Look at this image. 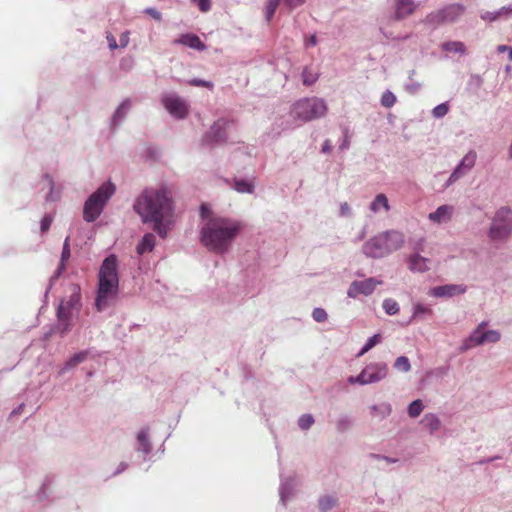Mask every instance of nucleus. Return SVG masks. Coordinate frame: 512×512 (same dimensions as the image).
Masks as SVG:
<instances>
[{
  "mask_svg": "<svg viewBox=\"0 0 512 512\" xmlns=\"http://www.w3.org/2000/svg\"><path fill=\"white\" fill-rule=\"evenodd\" d=\"M318 80V73L305 67L302 71V81L305 86H311Z\"/></svg>",
  "mask_w": 512,
  "mask_h": 512,
  "instance_id": "2f4dec72",
  "label": "nucleus"
},
{
  "mask_svg": "<svg viewBox=\"0 0 512 512\" xmlns=\"http://www.w3.org/2000/svg\"><path fill=\"white\" fill-rule=\"evenodd\" d=\"M509 58L512 60V47L509 48Z\"/></svg>",
  "mask_w": 512,
  "mask_h": 512,
  "instance_id": "774afa93",
  "label": "nucleus"
},
{
  "mask_svg": "<svg viewBox=\"0 0 512 512\" xmlns=\"http://www.w3.org/2000/svg\"><path fill=\"white\" fill-rule=\"evenodd\" d=\"M380 339H381V337L379 334H375V335L371 336L370 338H368V340L366 341V343L360 349L359 352H368L380 341Z\"/></svg>",
  "mask_w": 512,
  "mask_h": 512,
  "instance_id": "37998d69",
  "label": "nucleus"
},
{
  "mask_svg": "<svg viewBox=\"0 0 512 512\" xmlns=\"http://www.w3.org/2000/svg\"><path fill=\"white\" fill-rule=\"evenodd\" d=\"M382 307L388 315H396L399 312L398 303L391 298H387L383 301Z\"/></svg>",
  "mask_w": 512,
  "mask_h": 512,
  "instance_id": "72a5a7b5",
  "label": "nucleus"
},
{
  "mask_svg": "<svg viewBox=\"0 0 512 512\" xmlns=\"http://www.w3.org/2000/svg\"><path fill=\"white\" fill-rule=\"evenodd\" d=\"M394 366L399 370L403 372H407L410 369V363L407 357L400 356L396 359Z\"/></svg>",
  "mask_w": 512,
  "mask_h": 512,
  "instance_id": "79ce46f5",
  "label": "nucleus"
},
{
  "mask_svg": "<svg viewBox=\"0 0 512 512\" xmlns=\"http://www.w3.org/2000/svg\"><path fill=\"white\" fill-rule=\"evenodd\" d=\"M115 191L116 187L110 181L100 185L85 201L83 206V219L88 223L94 222L101 215Z\"/></svg>",
  "mask_w": 512,
  "mask_h": 512,
  "instance_id": "0eeeda50",
  "label": "nucleus"
},
{
  "mask_svg": "<svg viewBox=\"0 0 512 512\" xmlns=\"http://www.w3.org/2000/svg\"><path fill=\"white\" fill-rule=\"evenodd\" d=\"M369 208L373 213H378L381 210L388 212L390 210V205L387 196L383 193L377 194L374 200L370 203Z\"/></svg>",
  "mask_w": 512,
  "mask_h": 512,
  "instance_id": "a878e982",
  "label": "nucleus"
},
{
  "mask_svg": "<svg viewBox=\"0 0 512 512\" xmlns=\"http://www.w3.org/2000/svg\"><path fill=\"white\" fill-rule=\"evenodd\" d=\"M127 468V464L125 462L120 463L118 469L116 470L115 474H119L122 471H124Z\"/></svg>",
  "mask_w": 512,
  "mask_h": 512,
  "instance_id": "e2e57ef3",
  "label": "nucleus"
},
{
  "mask_svg": "<svg viewBox=\"0 0 512 512\" xmlns=\"http://www.w3.org/2000/svg\"><path fill=\"white\" fill-rule=\"evenodd\" d=\"M128 43H129V33L124 32L120 36V46L126 47L128 45Z\"/></svg>",
  "mask_w": 512,
  "mask_h": 512,
  "instance_id": "bf43d9fd",
  "label": "nucleus"
},
{
  "mask_svg": "<svg viewBox=\"0 0 512 512\" xmlns=\"http://www.w3.org/2000/svg\"><path fill=\"white\" fill-rule=\"evenodd\" d=\"M279 3L280 0H267L265 7V17L267 21H270L273 18Z\"/></svg>",
  "mask_w": 512,
  "mask_h": 512,
  "instance_id": "f704fd0d",
  "label": "nucleus"
},
{
  "mask_svg": "<svg viewBox=\"0 0 512 512\" xmlns=\"http://www.w3.org/2000/svg\"><path fill=\"white\" fill-rule=\"evenodd\" d=\"M499 18H500V16H499L498 11H494V12L487 11V12H484L481 14V19H483L484 21L493 22Z\"/></svg>",
  "mask_w": 512,
  "mask_h": 512,
  "instance_id": "8fccbe9b",
  "label": "nucleus"
},
{
  "mask_svg": "<svg viewBox=\"0 0 512 512\" xmlns=\"http://www.w3.org/2000/svg\"><path fill=\"white\" fill-rule=\"evenodd\" d=\"M314 423V418L311 414H303L298 419V426L302 430H308Z\"/></svg>",
  "mask_w": 512,
  "mask_h": 512,
  "instance_id": "4c0bfd02",
  "label": "nucleus"
},
{
  "mask_svg": "<svg viewBox=\"0 0 512 512\" xmlns=\"http://www.w3.org/2000/svg\"><path fill=\"white\" fill-rule=\"evenodd\" d=\"M145 13L153 17L157 21H161L162 15L161 13L156 10L155 8H146Z\"/></svg>",
  "mask_w": 512,
  "mask_h": 512,
  "instance_id": "5fc2aeb1",
  "label": "nucleus"
},
{
  "mask_svg": "<svg viewBox=\"0 0 512 512\" xmlns=\"http://www.w3.org/2000/svg\"><path fill=\"white\" fill-rule=\"evenodd\" d=\"M486 322H481L478 327L464 341L463 349H473L485 343H496L501 335L497 330H485Z\"/></svg>",
  "mask_w": 512,
  "mask_h": 512,
  "instance_id": "9d476101",
  "label": "nucleus"
},
{
  "mask_svg": "<svg viewBox=\"0 0 512 512\" xmlns=\"http://www.w3.org/2000/svg\"><path fill=\"white\" fill-rule=\"evenodd\" d=\"M416 74V71L414 69L409 71V80L413 79V76Z\"/></svg>",
  "mask_w": 512,
  "mask_h": 512,
  "instance_id": "69168bd1",
  "label": "nucleus"
},
{
  "mask_svg": "<svg viewBox=\"0 0 512 512\" xmlns=\"http://www.w3.org/2000/svg\"><path fill=\"white\" fill-rule=\"evenodd\" d=\"M466 292V286L458 284H447L442 286L434 287L431 291V295L435 297H452L455 295L464 294Z\"/></svg>",
  "mask_w": 512,
  "mask_h": 512,
  "instance_id": "f3484780",
  "label": "nucleus"
},
{
  "mask_svg": "<svg viewBox=\"0 0 512 512\" xmlns=\"http://www.w3.org/2000/svg\"><path fill=\"white\" fill-rule=\"evenodd\" d=\"M509 48H510V47H509V46H506V45H499V46L497 47V51H498L499 53H503V52H505V51H509Z\"/></svg>",
  "mask_w": 512,
  "mask_h": 512,
  "instance_id": "0e129e2a",
  "label": "nucleus"
},
{
  "mask_svg": "<svg viewBox=\"0 0 512 512\" xmlns=\"http://www.w3.org/2000/svg\"><path fill=\"white\" fill-rule=\"evenodd\" d=\"M343 133H344V137H343L342 142L339 145V150L340 151H345V150H347L350 147V137H349L348 129L345 128L343 130Z\"/></svg>",
  "mask_w": 512,
  "mask_h": 512,
  "instance_id": "09e8293b",
  "label": "nucleus"
},
{
  "mask_svg": "<svg viewBox=\"0 0 512 512\" xmlns=\"http://www.w3.org/2000/svg\"><path fill=\"white\" fill-rule=\"evenodd\" d=\"M201 12H208L211 9V0H191Z\"/></svg>",
  "mask_w": 512,
  "mask_h": 512,
  "instance_id": "a18cd8bd",
  "label": "nucleus"
},
{
  "mask_svg": "<svg viewBox=\"0 0 512 512\" xmlns=\"http://www.w3.org/2000/svg\"><path fill=\"white\" fill-rule=\"evenodd\" d=\"M382 281L376 278H368L363 281H353L347 291V295L350 298H357L359 295H371L378 285H381Z\"/></svg>",
  "mask_w": 512,
  "mask_h": 512,
  "instance_id": "2eb2a0df",
  "label": "nucleus"
},
{
  "mask_svg": "<svg viewBox=\"0 0 512 512\" xmlns=\"http://www.w3.org/2000/svg\"><path fill=\"white\" fill-rule=\"evenodd\" d=\"M430 263V259L417 252L408 258V267L412 272L424 273L430 269Z\"/></svg>",
  "mask_w": 512,
  "mask_h": 512,
  "instance_id": "a211bd4d",
  "label": "nucleus"
},
{
  "mask_svg": "<svg viewBox=\"0 0 512 512\" xmlns=\"http://www.w3.org/2000/svg\"><path fill=\"white\" fill-rule=\"evenodd\" d=\"M465 6L459 3H453L444 6L441 9L429 13L425 17V24L432 25L434 27L451 24L456 22L464 13Z\"/></svg>",
  "mask_w": 512,
  "mask_h": 512,
  "instance_id": "1a4fd4ad",
  "label": "nucleus"
},
{
  "mask_svg": "<svg viewBox=\"0 0 512 512\" xmlns=\"http://www.w3.org/2000/svg\"><path fill=\"white\" fill-rule=\"evenodd\" d=\"M454 207L451 205H441L434 212L429 213L428 219L436 224L448 223L453 216Z\"/></svg>",
  "mask_w": 512,
  "mask_h": 512,
  "instance_id": "dca6fc26",
  "label": "nucleus"
},
{
  "mask_svg": "<svg viewBox=\"0 0 512 512\" xmlns=\"http://www.w3.org/2000/svg\"><path fill=\"white\" fill-rule=\"evenodd\" d=\"M497 11L499 13L500 18L501 17H507L510 14H512V5L504 6V7L500 8Z\"/></svg>",
  "mask_w": 512,
  "mask_h": 512,
  "instance_id": "4d7b16f0",
  "label": "nucleus"
},
{
  "mask_svg": "<svg viewBox=\"0 0 512 512\" xmlns=\"http://www.w3.org/2000/svg\"><path fill=\"white\" fill-rule=\"evenodd\" d=\"M138 447L137 450L144 454H149L152 450V445L149 440V429L144 428L139 431L137 435Z\"/></svg>",
  "mask_w": 512,
  "mask_h": 512,
  "instance_id": "393cba45",
  "label": "nucleus"
},
{
  "mask_svg": "<svg viewBox=\"0 0 512 512\" xmlns=\"http://www.w3.org/2000/svg\"><path fill=\"white\" fill-rule=\"evenodd\" d=\"M477 159V154L474 150H470L458 163L455 169L452 171L448 180L446 181L444 187L448 188L452 184H454L461 177L466 175L475 165Z\"/></svg>",
  "mask_w": 512,
  "mask_h": 512,
  "instance_id": "4468645a",
  "label": "nucleus"
},
{
  "mask_svg": "<svg viewBox=\"0 0 512 512\" xmlns=\"http://www.w3.org/2000/svg\"><path fill=\"white\" fill-rule=\"evenodd\" d=\"M369 413L372 419L382 421L392 413V406L387 402L373 404L369 407Z\"/></svg>",
  "mask_w": 512,
  "mask_h": 512,
  "instance_id": "412c9836",
  "label": "nucleus"
},
{
  "mask_svg": "<svg viewBox=\"0 0 512 512\" xmlns=\"http://www.w3.org/2000/svg\"><path fill=\"white\" fill-rule=\"evenodd\" d=\"M509 156H510V158H512V142H511V145H510V148H509Z\"/></svg>",
  "mask_w": 512,
  "mask_h": 512,
  "instance_id": "338daca9",
  "label": "nucleus"
},
{
  "mask_svg": "<svg viewBox=\"0 0 512 512\" xmlns=\"http://www.w3.org/2000/svg\"><path fill=\"white\" fill-rule=\"evenodd\" d=\"M380 102L383 107L390 108L396 103V96L393 92L387 90L382 94Z\"/></svg>",
  "mask_w": 512,
  "mask_h": 512,
  "instance_id": "c9c22d12",
  "label": "nucleus"
},
{
  "mask_svg": "<svg viewBox=\"0 0 512 512\" xmlns=\"http://www.w3.org/2000/svg\"><path fill=\"white\" fill-rule=\"evenodd\" d=\"M433 313L432 309L429 306H426L422 303H415L413 305L412 319H424L426 317L431 316Z\"/></svg>",
  "mask_w": 512,
  "mask_h": 512,
  "instance_id": "c85d7f7f",
  "label": "nucleus"
},
{
  "mask_svg": "<svg viewBox=\"0 0 512 512\" xmlns=\"http://www.w3.org/2000/svg\"><path fill=\"white\" fill-rule=\"evenodd\" d=\"M387 376V366L383 363L371 364L365 367L357 376H350L348 383L367 385L379 382Z\"/></svg>",
  "mask_w": 512,
  "mask_h": 512,
  "instance_id": "9b49d317",
  "label": "nucleus"
},
{
  "mask_svg": "<svg viewBox=\"0 0 512 512\" xmlns=\"http://www.w3.org/2000/svg\"><path fill=\"white\" fill-rule=\"evenodd\" d=\"M449 111V106L447 103H441L435 106L432 110V115L434 118L440 119L443 118Z\"/></svg>",
  "mask_w": 512,
  "mask_h": 512,
  "instance_id": "58836bf2",
  "label": "nucleus"
},
{
  "mask_svg": "<svg viewBox=\"0 0 512 512\" xmlns=\"http://www.w3.org/2000/svg\"><path fill=\"white\" fill-rule=\"evenodd\" d=\"M405 243V236L398 230H386L369 238L362 246V253L373 259L384 258L398 251Z\"/></svg>",
  "mask_w": 512,
  "mask_h": 512,
  "instance_id": "39448f33",
  "label": "nucleus"
},
{
  "mask_svg": "<svg viewBox=\"0 0 512 512\" xmlns=\"http://www.w3.org/2000/svg\"><path fill=\"white\" fill-rule=\"evenodd\" d=\"M131 107V102L129 99H125L121 104L120 106L117 108V110L115 111V113L113 114V117H112V122L114 124L122 121V119L125 117L126 113L128 112V110L130 109Z\"/></svg>",
  "mask_w": 512,
  "mask_h": 512,
  "instance_id": "c756f323",
  "label": "nucleus"
},
{
  "mask_svg": "<svg viewBox=\"0 0 512 512\" xmlns=\"http://www.w3.org/2000/svg\"><path fill=\"white\" fill-rule=\"evenodd\" d=\"M512 232V211L508 207H501L495 213L488 236L493 241L505 240Z\"/></svg>",
  "mask_w": 512,
  "mask_h": 512,
  "instance_id": "6e6552de",
  "label": "nucleus"
},
{
  "mask_svg": "<svg viewBox=\"0 0 512 512\" xmlns=\"http://www.w3.org/2000/svg\"><path fill=\"white\" fill-rule=\"evenodd\" d=\"M306 0H283V3L289 7V9H294L298 6H301L305 3Z\"/></svg>",
  "mask_w": 512,
  "mask_h": 512,
  "instance_id": "864d4df0",
  "label": "nucleus"
},
{
  "mask_svg": "<svg viewBox=\"0 0 512 512\" xmlns=\"http://www.w3.org/2000/svg\"><path fill=\"white\" fill-rule=\"evenodd\" d=\"M295 481L292 478L285 479L281 482L279 488L280 501L283 505L291 498L295 489Z\"/></svg>",
  "mask_w": 512,
  "mask_h": 512,
  "instance_id": "5701e85b",
  "label": "nucleus"
},
{
  "mask_svg": "<svg viewBox=\"0 0 512 512\" xmlns=\"http://www.w3.org/2000/svg\"><path fill=\"white\" fill-rule=\"evenodd\" d=\"M107 40H108L109 48L111 50H114V49H116L118 47L116 39L114 38L113 35H108L107 36Z\"/></svg>",
  "mask_w": 512,
  "mask_h": 512,
  "instance_id": "052dcab7",
  "label": "nucleus"
},
{
  "mask_svg": "<svg viewBox=\"0 0 512 512\" xmlns=\"http://www.w3.org/2000/svg\"><path fill=\"white\" fill-rule=\"evenodd\" d=\"M71 256V252H70V246H69V236L66 237L65 241H64V244H63V248H62V253H61V260H60V264L57 268V270L55 271L54 275L50 278V285H49V288H51L53 282L61 275V273L64 271L65 269V262L70 258Z\"/></svg>",
  "mask_w": 512,
  "mask_h": 512,
  "instance_id": "4be33fe9",
  "label": "nucleus"
},
{
  "mask_svg": "<svg viewBox=\"0 0 512 512\" xmlns=\"http://www.w3.org/2000/svg\"><path fill=\"white\" fill-rule=\"evenodd\" d=\"M234 189L239 193L252 194L254 192V185L245 179H236L234 181Z\"/></svg>",
  "mask_w": 512,
  "mask_h": 512,
  "instance_id": "7c9ffc66",
  "label": "nucleus"
},
{
  "mask_svg": "<svg viewBox=\"0 0 512 512\" xmlns=\"http://www.w3.org/2000/svg\"><path fill=\"white\" fill-rule=\"evenodd\" d=\"M404 88L409 94L414 95L420 91L422 83L411 79L404 85Z\"/></svg>",
  "mask_w": 512,
  "mask_h": 512,
  "instance_id": "ea45409f",
  "label": "nucleus"
},
{
  "mask_svg": "<svg viewBox=\"0 0 512 512\" xmlns=\"http://www.w3.org/2000/svg\"><path fill=\"white\" fill-rule=\"evenodd\" d=\"M372 457L374 459H377V460L385 461L387 464H394V463L398 462L397 458H391V457H388V456H381V455L372 454Z\"/></svg>",
  "mask_w": 512,
  "mask_h": 512,
  "instance_id": "6e6d98bb",
  "label": "nucleus"
},
{
  "mask_svg": "<svg viewBox=\"0 0 512 512\" xmlns=\"http://www.w3.org/2000/svg\"><path fill=\"white\" fill-rule=\"evenodd\" d=\"M161 103L168 113L177 119H184L189 113L187 101L177 93L169 92L161 96Z\"/></svg>",
  "mask_w": 512,
  "mask_h": 512,
  "instance_id": "f8f14e48",
  "label": "nucleus"
},
{
  "mask_svg": "<svg viewBox=\"0 0 512 512\" xmlns=\"http://www.w3.org/2000/svg\"><path fill=\"white\" fill-rule=\"evenodd\" d=\"M173 43L181 44L198 51H204L206 49V45L201 39L196 34L192 33L182 34L178 39L174 40Z\"/></svg>",
  "mask_w": 512,
  "mask_h": 512,
  "instance_id": "aec40b11",
  "label": "nucleus"
},
{
  "mask_svg": "<svg viewBox=\"0 0 512 512\" xmlns=\"http://www.w3.org/2000/svg\"><path fill=\"white\" fill-rule=\"evenodd\" d=\"M235 125L234 120L220 118L214 122L210 130L203 136L204 145L224 143L227 139V130Z\"/></svg>",
  "mask_w": 512,
  "mask_h": 512,
  "instance_id": "ddd939ff",
  "label": "nucleus"
},
{
  "mask_svg": "<svg viewBox=\"0 0 512 512\" xmlns=\"http://www.w3.org/2000/svg\"><path fill=\"white\" fill-rule=\"evenodd\" d=\"M441 49L445 52L457 53L460 55L466 54V46L461 41H446L441 44Z\"/></svg>",
  "mask_w": 512,
  "mask_h": 512,
  "instance_id": "cd10ccee",
  "label": "nucleus"
},
{
  "mask_svg": "<svg viewBox=\"0 0 512 512\" xmlns=\"http://www.w3.org/2000/svg\"><path fill=\"white\" fill-rule=\"evenodd\" d=\"M155 235L152 233L145 234L141 241L138 243L136 249L137 253L142 255L146 252H151L155 246Z\"/></svg>",
  "mask_w": 512,
  "mask_h": 512,
  "instance_id": "bb28decb",
  "label": "nucleus"
},
{
  "mask_svg": "<svg viewBox=\"0 0 512 512\" xmlns=\"http://www.w3.org/2000/svg\"><path fill=\"white\" fill-rule=\"evenodd\" d=\"M243 229V224L235 219L221 216L207 218L200 228V242L208 251L224 255Z\"/></svg>",
  "mask_w": 512,
  "mask_h": 512,
  "instance_id": "f03ea898",
  "label": "nucleus"
},
{
  "mask_svg": "<svg viewBox=\"0 0 512 512\" xmlns=\"http://www.w3.org/2000/svg\"><path fill=\"white\" fill-rule=\"evenodd\" d=\"M312 317L316 322L322 323L327 320L328 314L323 308L317 307L313 309Z\"/></svg>",
  "mask_w": 512,
  "mask_h": 512,
  "instance_id": "a19ab883",
  "label": "nucleus"
},
{
  "mask_svg": "<svg viewBox=\"0 0 512 512\" xmlns=\"http://www.w3.org/2000/svg\"><path fill=\"white\" fill-rule=\"evenodd\" d=\"M336 505V500L331 496H324L319 499V508L326 512Z\"/></svg>",
  "mask_w": 512,
  "mask_h": 512,
  "instance_id": "e433bc0d",
  "label": "nucleus"
},
{
  "mask_svg": "<svg viewBox=\"0 0 512 512\" xmlns=\"http://www.w3.org/2000/svg\"><path fill=\"white\" fill-rule=\"evenodd\" d=\"M328 106L323 98L305 97L292 104L290 116L294 120L306 123L324 117Z\"/></svg>",
  "mask_w": 512,
  "mask_h": 512,
  "instance_id": "423d86ee",
  "label": "nucleus"
},
{
  "mask_svg": "<svg viewBox=\"0 0 512 512\" xmlns=\"http://www.w3.org/2000/svg\"><path fill=\"white\" fill-rule=\"evenodd\" d=\"M52 221H53V217L50 214H46L41 220V225H40L41 231L47 232L51 226Z\"/></svg>",
  "mask_w": 512,
  "mask_h": 512,
  "instance_id": "de8ad7c7",
  "label": "nucleus"
},
{
  "mask_svg": "<svg viewBox=\"0 0 512 512\" xmlns=\"http://www.w3.org/2000/svg\"><path fill=\"white\" fill-rule=\"evenodd\" d=\"M86 354H75L74 357L67 363V366H75L85 360Z\"/></svg>",
  "mask_w": 512,
  "mask_h": 512,
  "instance_id": "603ef678",
  "label": "nucleus"
},
{
  "mask_svg": "<svg viewBox=\"0 0 512 512\" xmlns=\"http://www.w3.org/2000/svg\"><path fill=\"white\" fill-rule=\"evenodd\" d=\"M317 44V38L315 35H311L306 42V46H315Z\"/></svg>",
  "mask_w": 512,
  "mask_h": 512,
  "instance_id": "680f3d73",
  "label": "nucleus"
},
{
  "mask_svg": "<svg viewBox=\"0 0 512 512\" xmlns=\"http://www.w3.org/2000/svg\"><path fill=\"white\" fill-rule=\"evenodd\" d=\"M188 84L191 86H196V87H206L208 89H212L214 87L212 82L202 80V79H197V78H193V79L189 80Z\"/></svg>",
  "mask_w": 512,
  "mask_h": 512,
  "instance_id": "c03bdc74",
  "label": "nucleus"
},
{
  "mask_svg": "<svg viewBox=\"0 0 512 512\" xmlns=\"http://www.w3.org/2000/svg\"><path fill=\"white\" fill-rule=\"evenodd\" d=\"M98 292L95 306L98 311L105 310L116 298L119 278L117 273V259L110 255L103 261L98 274Z\"/></svg>",
  "mask_w": 512,
  "mask_h": 512,
  "instance_id": "7ed1b4c3",
  "label": "nucleus"
},
{
  "mask_svg": "<svg viewBox=\"0 0 512 512\" xmlns=\"http://www.w3.org/2000/svg\"><path fill=\"white\" fill-rule=\"evenodd\" d=\"M421 424L429 431L430 434H434L441 427V421L434 413L425 414L421 419Z\"/></svg>",
  "mask_w": 512,
  "mask_h": 512,
  "instance_id": "b1692460",
  "label": "nucleus"
},
{
  "mask_svg": "<svg viewBox=\"0 0 512 512\" xmlns=\"http://www.w3.org/2000/svg\"><path fill=\"white\" fill-rule=\"evenodd\" d=\"M133 209L142 223L152 224L153 230L165 238L168 233L167 222L174 211L171 191L166 186L145 188L134 200Z\"/></svg>",
  "mask_w": 512,
  "mask_h": 512,
  "instance_id": "f257e3e1",
  "label": "nucleus"
},
{
  "mask_svg": "<svg viewBox=\"0 0 512 512\" xmlns=\"http://www.w3.org/2000/svg\"><path fill=\"white\" fill-rule=\"evenodd\" d=\"M70 296L62 300L57 308V323L52 326L44 337L58 335L64 336L71 330L74 320L77 318L81 309L80 287L76 284L70 286Z\"/></svg>",
  "mask_w": 512,
  "mask_h": 512,
  "instance_id": "20e7f679",
  "label": "nucleus"
},
{
  "mask_svg": "<svg viewBox=\"0 0 512 512\" xmlns=\"http://www.w3.org/2000/svg\"><path fill=\"white\" fill-rule=\"evenodd\" d=\"M351 419L349 417H341L337 421V429L339 431H344L351 426Z\"/></svg>",
  "mask_w": 512,
  "mask_h": 512,
  "instance_id": "49530a36",
  "label": "nucleus"
},
{
  "mask_svg": "<svg viewBox=\"0 0 512 512\" xmlns=\"http://www.w3.org/2000/svg\"><path fill=\"white\" fill-rule=\"evenodd\" d=\"M416 9V4L413 0H395V15L396 20H402L411 15Z\"/></svg>",
  "mask_w": 512,
  "mask_h": 512,
  "instance_id": "6ab92c4d",
  "label": "nucleus"
},
{
  "mask_svg": "<svg viewBox=\"0 0 512 512\" xmlns=\"http://www.w3.org/2000/svg\"><path fill=\"white\" fill-rule=\"evenodd\" d=\"M322 153L328 154L332 151V144L329 139H326L322 145Z\"/></svg>",
  "mask_w": 512,
  "mask_h": 512,
  "instance_id": "13d9d810",
  "label": "nucleus"
},
{
  "mask_svg": "<svg viewBox=\"0 0 512 512\" xmlns=\"http://www.w3.org/2000/svg\"><path fill=\"white\" fill-rule=\"evenodd\" d=\"M424 409V405L420 399L414 400L408 406V415L412 418L418 417Z\"/></svg>",
  "mask_w": 512,
  "mask_h": 512,
  "instance_id": "473e14b6",
  "label": "nucleus"
},
{
  "mask_svg": "<svg viewBox=\"0 0 512 512\" xmlns=\"http://www.w3.org/2000/svg\"><path fill=\"white\" fill-rule=\"evenodd\" d=\"M340 215L343 217H350L352 215L351 208L347 202L340 204Z\"/></svg>",
  "mask_w": 512,
  "mask_h": 512,
  "instance_id": "3c124183",
  "label": "nucleus"
}]
</instances>
